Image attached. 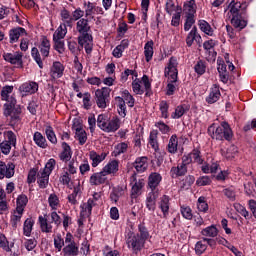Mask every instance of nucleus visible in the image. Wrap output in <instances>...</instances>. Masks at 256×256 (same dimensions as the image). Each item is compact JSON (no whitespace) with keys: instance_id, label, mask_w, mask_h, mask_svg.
Returning <instances> with one entry per match:
<instances>
[{"instance_id":"nucleus-1","label":"nucleus","mask_w":256,"mask_h":256,"mask_svg":"<svg viewBox=\"0 0 256 256\" xmlns=\"http://www.w3.org/2000/svg\"><path fill=\"white\" fill-rule=\"evenodd\" d=\"M7 103L3 106V115L9 118V126L15 131L19 132L23 125L22 106L17 104V100L14 95L9 96L7 100H3Z\"/></svg>"},{"instance_id":"nucleus-2","label":"nucleus","mask_w":256,"mask_h":256,"mask_svg":"<svg viewBox=\"0 0 256 256\" xmlns=\"http://www.w3.org/2000/svg\"><path fill=\"white\" fill-rule=\"evenodd\" d=\"M208 136H210L212 140L220 142H232L234 132L227 121H222L220 122V125L217 123H212L210 126H208Z\"/></svg>"},{"instance_id":"nucleus-3","label":"nucleus","mask_w":256,"mask_h":256,"mask_svg":"<svg viewBox=\"0 0 256 256\" xmlns=\"http://www.w3.org/2000/svg\"><path fill=\"white\" fill-rule=\"evenodd\" d=\"M228 9H230V15H232V19L230 20L232 27H234V29H239L240 31L245 29L248 25V20L245 10L243 9V4L232 0V2L228 4Z\"/></svg>"},{"instance_id":"nucleus-4","label":"nucleus","mask_w":256,"mask_h":256,"mask_svg":"<svg viewBox=\"0 0 256 256\" xmlns=\"http://www.w3.org/2000/svg\"><path fill=\"white\" fill-rule=\"evenodd\" d=\"M178 62L176 57H170L168 60V66L165 68L164 76L165 78H170V83H168L166 88V96H174L177 88L174 84L178 82Z\"/></svg>"},{"instance_id":"nucleus-5","label":"nucleus","mask_w":256,"mask_h":256,"mask_svg":"<svg viewBox=\"0 0 256 256\" xmlns=\"http://www.w3.org/2000/svg\"><path fill=\"white\" fill-rule=\"evenodd\" d=\"M97 125L98 128L105 133H115L121 127V119L117 115L110 119L106 114H99Z\"/></svg>"},{"instance_id":"nucleus-6","label":"nucleus","mask_w":256,"mask_h":256,"mask_svg":"<svg viewBox=\"0 0 256 256\" xmlns=\"http://www.w3.org/2000/svg\"><path fill=\"white\" fill-rule=\"evenodd\" d=\"M132 89L137 95H143L145 92L146 97H151L153 95L152 84L148 75H144L142 81L135 79L132 83Z\"/></svg>"},{"instance_id":"nucleus-7","label":"nucleus","mask_w":256,"mask_h":256,"mask_svg":"<svg viewBox=\"0 0 256 256\" xmlns=\"http://www.w3.org/2000/svg\"><path fill=\"white\" fill-rule=\"evenodd\" d=\"M4 140H0V157L1 154L8 156L10 151L17 146V136L12 130L3 133Z\"/></svg>"},{"instance_id":"nucleus-8","label":"nucleus","mask_w":256,"mask_h":256,"mask_svg":"<svg viewBox=\"0 0 256 256\" xmlns=\"http://www.w3.org/2000/svg\"><path fill=\"white\" fill-rule=\"evenodd\" d=\"M94 100L99 109H107L111 103V89L109 87L97 89L95 91Z\"/></svg>"},{"instance_id":"nucleus-9","label":"nucleus","mask_w":256,"mask_h":256,"mask_svg":"<svg viewBox=\"0 0 256 256\" xmlns=\"http://www.w3.org/2000/svg\"><path fill=\"white\" fill-rule=\"evenodd\" d=\"M76 29L80 36L78 37L79 46L83 47L87 41H93V37L89 34L91 29L88 19L82 18L77 22Z\"/></svg>"},{"instance_id":"nucleus-10","label":"nucleus","mask_w":256,"mask_h":256,"mask_svg":"<svg viewBox=\"0 0 256 256\" xmlns=\"http://www.w3.org/2000/svg\"><path fill=\"white\" fill-rule=\"evenodd\" d=\"M126 243L128 248L132 250L134 254H138L145 247L146 242L143 241L138 234L133 231H129L126 236Z\"/></svg>"},{"instance_id":"nucleus-11","label":"nucleus","mask_w":256,"mask_h":256,"mask_svg":"<svg viewBox=\"0 0 256 256\" xmlns=\"http://www.w3.org/2000/svg\"><path fill=\"white\" fill-rule=\"evenodd\" d=\"M38 88H39V85L37 82L29 81L20 85L19 92L21 94V97L24 98L26 96L36 94L38 91Z\"/></svg>"},{"instance_id":"nucleus-12","label":"nucleus","mask_w":256,"mask_h":256,"mask_svg":"<svg viewBox=\"0 0 256 256\" xmlns=\"http://www.w3.org/2000/svg\"><path fill=\"white\" fill-rule=\"evenodd\" d=\"M194 41H196V44L201 47L202 44V37L198 33L197 26H192V30L188 32V35L186 36V47L191 48L194 44Z\"/></svg>"},{"instance_id":"nucleus-13","label":"nucleus","mask_w":256,"mask_h":256,"mask_svg":"<svg viewBox=\"0 0 256 256\" xmlns=\"http://www.w3.org/2000/svg\"><path fill=\"white\" fill-rule=\"evenodd\" d=\"M108 182L106 173L102 170L100 172H95L91 175L89 183L91 186H101Z\"/></svg>"},{"instance_id":"nucleus-14","label":"nucleus","mask_w":256,"mask_h":256,"mask_svg":"<svg viewBox=\"0 0 256 256\" xmlns=\"http://www.w3.org/2000/svg\"><path fill=\"white\" fill-rule=\"evenodd\" d=\"M15 173V165L14 163L6 164L3 161H0V179L6 177L7 179H11Z\"/></svg>"},{"instance_id":"nucleus-15","label":"nucleus","mask_w":256,"mask_h":256,"mask_svg":"<svg viewBox=\"0 0 256 256\" xmlns=\"http://www.w3.org/2000/svg\"><path fill=\"white\" fill-rule=\"evenodd\" d=\"M162 180H163V177L158 172H152L149 175L148 186L152 192H159V190L157 188L160 185V183L162 182Z\"/></svg>"},{"instance_id":"nucleus-16","label":"nucleus","mask_w":256,"mask_h":256,"mask_svg":"<svg viewBox=\"0 0 256 256\" xmlns=\"http://www.w3.org/2000/svg\"><path fill=\"white\" fill-rule=\"evenodd\" d=\"M133 167L136 169L138 174L145 173L149 167L148 157L140 156L137 157L135 162L133 163Z\"/></svg>"},{"instance_id":"nucleus-17","label":"nucleus","mask_w":256,"mask_h":256,"mask_svg":"<svg viewBox=\"0 0 256 256\" xmlns=\"http://www.w3.org/2000/svg\"><path fill=\"white\" fill-rule=\"evenodd\" d=\"M187 173H188V167L184 166L181 163H178L177 166H172V168H170V177L172 179L185 177Z\"/></svg>"},{"instance_id":"nucleus-18","label":"nucleus","mask_w":256,"mask_h":256,"mask_svg":"<svg viewBox=\"0 0 256 256\" xmlns=\"http://www.w3.org/2000/svg\"><path fill=\"white\" fill-rule=\"evenodd\" d=\"M182 9H183L184 15H186V17H195V15L197 13L196 0H188V1L184 2Z\"/></svg>"},{"instance_id":"nucleus-19","label":"nucleus","mask_w":256,"mask_h":256,"mask_svg":"<svg viewBox=\"0 0 256 256\" xmlns=\"http://www.w3.org/2000/svg\"><path fill=\"white\" fill-rule=\"evenodd\" d=\"M108 153L102 152L101 154H98L96 151L92 150L89 153V158L92 161V167L97 168L98 165H100L103 161H105Z\"/></svg>"},{"instance_id":"nucleus-20","label":"nucleus","mask_w":256,"mask_h":256,"mask_svg":"<svg viewBox=\"0 0 256 256\" xmlns=\"http://www.w3.org/2000/svg\"><path fill=\"white\" fill-rule=\"evenodd\" d=\"M159 198V191H151L146 199V208L150 212L156 211V200Z\"/></svg>"},{"instance_id":"nucleus-21","label":"nucleus","mask_w":256,"mask_h":256,"mask_svg":"<svg viewBox=\"0 0 256 256\" xmlns=\"http://www.w3.org/2000/svg\"><path fill=\"white\" fill-rule=\"evenodd\" d=\"M23 54L18 53L17 55H14L12 53H4L3 54V59L7 62L10 63L11 65H20L22 66L23 61Z\"/></svg>"},{"instance_id":"nucleus-22","label":"nucleus","mask_w":256,"mask_h":256,"mask_svg":"<svg viewBox=\"0 0 256 256\" xmlns=\"http://www.w3.org/2000/svg\"><path fill=\"white\" fill-rule=\"evenodd\" d=\"M189 110H190V106L188 104H180V105L176 106V109H174V112H172L171 118L173 120H179L186 113H188Z\"/></svg>"},{"instance_id":"nucleus-23","label":"nucleus","mask_w":256,"mask_h":256,"mask_svg":"<svg viewBox=\"0 0 256 256\" xmlns=\"http://www.w3.org/2000/svg\"><path fill=\"white\" fill-rule=\"evenodd\" d=\"M21 35H27L25 28L16 27L9 31L10 44H15L19 41Z\"/></svg>"},{"instance_id":"nucleus-24","label":"nucleus","mask_w":256,"mask_h":256,"mask_svg":"<svg viewBox=\"0 0 256 256\" xmlns=\"http://www.w3.org/2000/svg\"><path fill=\"white\" fill-rule=\"evenodd\" d=\"M159 209H161L163 213V218L167 219L170 210V197L168 195H163L158 203Z\"/></svg>"},{"instance_id":"nucleus-25","label":"nucleus","mask_w":256,"mask_h":256,"mask_svg":"<svg viewBox=\"0 0 256 256\" xmlns=\"http://www.w3.org/2000/svg\"><path fill=\"white\" fill-rule=\"evenodd\" d=\"M73 130L76 131V137L79 141V144L81 146L85 145L87 142V133L83 129L82 125L80 123L73 125Z\"/></svg>"},{"instance_id":"nucleus-26","label":"nucleus","mask_w":256,"mask_h":256,"mask_svg":"<svg viewBox=\"0 0 256 256\" xmlns=\"http://www.w3.org/2000/svg\"><path fill=\"white\" fill-rule=\"evenodd\" d=\"M115 105L117 107L119 116L124 119L127 116V105L125 100L120 96H116Z\"/></svg>"},{"instance_id":"nucleus-27","label":"nucleus","mask_w":256,"mask_h":256,"mask_svg":"<svg viewBox=\"0 0 256 256\" xmlns=\"http://www.w3.org/2000/svg\"><path fill=\"white\" fill-rule=\"evenodd\" d=\"M63 151L60 153L59 158L62 162H69L72 158L73 152L71 146L67 142H62Z\"/></svg>"},{"instance_id":"nucleus-28","label":"nucleus","mask_w":256,"mask_h":256,"mask_svg":"<svg viewBox=\"0 0 256 256\" xmlns=\"http://www.w3.org/2000/svg\"><path fill=\"white\" fill-rule=\"evenodd\" d=\"M38 223L40 225V229L42 231V233L45 234H51L53 233V226L52 224L47 220L46 217L40 215L38 217Z\"/></svg>"},{"instance_id":"nucleus-29","label":"nucleus","mask_w":256,"mask_h":256,"mask_svg":"<svg viewBox=\"0 0 256 256\" xmlns=\"http://www.w3.org/2000/svg\"><path fill=\"white\" fill-rule=\"evenodd\" d=\"M106 175H115L119 171V160H112L102 169Z\"/></svg>"},{"instance_id":"nucleus-30","label":"nucleus","mask_w":256,"mask_h":256,"mask_svg":"<svg viewBox=\"0 0 256 256\" xmlns=\"http://www.w3.org/2000/svg\"><path fill=\"white\" fill-rule=\"evenodd\" d=\"M64 70H65V67L63 66V64L59 61H55L51 68L52 77L54 79L62 78V76L64 74Z\"/></svg>"},{"instance_id":"nucleus-31","label":"nucleus","mask_w":256,"mask_h":256,"mask_svg":"<svg viewBox=\"0 0 256 256\" xmlns=\"http://www.w3.org/2000/svg\"><path fill=\"white\" fill-rule=\"evenodd\" d=\"M200 234L206 238H216L219 235V230L215 224L207 226L206 228L200 231Z\"/></svg>"},{"instance_id":"nucleus-32","label":"nucleus","mask_w":256,"mask_h":256,"mask_svg":"<svg viewBox=\"0 0 256 256\" xmlns=\"http://www.w3.org/2000/svg\"><path fill=\"white\" fill-rule=\"evenodd\" d=\"M64 256H78L79 255V247L77 246L76 242L73 241L70 244H67L63 248Z\"/></svg>"},{"instance_id":"nucleus-33","label":"nucleus","mask_w":256,"mask_h":256,"mask_svg":"<svg viewBox=\"0 0 256 256\" xmlns=\"http://www.w3.org/2000/svg\"><path fill=\"white\" fill-rule=\"evenodd\" d=\"M222 194H224V197H226L230 202H235L237 200V191L233 185L222 189Z\"/></svg>"},{"instance_id":"nucleus-34","label":"nucleus","mask_w":256,"mask_h":256,"mask_svg":"<svg viewBox=\"0 0 256 256\" xmlns=\"http://www.w3.org/2000/svg\"><path fill=\"white\" fill-rule=\"evenodd\" d=\"M33 140L35 144L41 148V149H47L48 148V142L44 135H42L41 132L36 131L33 136Z\"/></svg>"},{"instance_id":"nucleus-35","label":"nucleus","mask_w":256,"mask_h":256,"mask_svg":"<svg viewBox=\"0 0 256 256\" xmlns=\"http://www.w3.org/2000/svg\"><path fill=\"white\" fill-rule=\"evenodd\" d=\"M17 207H16V211L19 215H22L24 212L25 207L28 204V197L26 194H20L17 198Z\"/></svg>"},{"instance_id":"nucleus-36","label":"nucleus","mask_w":256,"mask_h":256,"mask_svg":"<svg viewBox=\"0 0 256 256\" xmlns=\"http://www.w3.org/2000/svg\"><path fill=\"white\" fill-rule=\"evenodd\" d=\"M167 151L172 155L177 154V152H178V137L176 134H172V136H170V139L168 140Z\"/></svg>"},{"instance_id":"nucleus-37","label":"nucleus","mask_w":256,"mask_h":256,"mask_svg":"<svg viewBox=\"0 0 256 256\" xmlns=\"http://www.w3.org/2000/svg\"><path fill=\"white\" fill-rule=\"evenodd\" d=\"M206 71H207L206 61L202 59H198V61H196V64H194V73H196L198 77H201L205 75Z\"/></svg>"},{"instance_id":"nucleus-38","label":"nucleus","mask_w":256,"mask_h":256,"mask_svg":"<svg viewBox=\"0 0 256 256\" xmlns=\"http://www.w3.org/2000/svg\"><path fill=\"white\" fill-rule=\"evenodd\" d=\"M144 55L147 63H150L154 56V42L153 40L148 41L144 47Z\"/></svg>"},{"instance_id":"nucleus-39","label":"nucleus","mask_w":256,"mask_h":256,"mask_svg":"<svg viewBox=\"0 0 256 256\" xmlns=\"http://www.w3.org/2000/svg\"><path fill=\"white\" fill-rule=\"evenodd\" d=\"M198 27H200V31L208 37H213L214 30L212 26L206 20H198Z\"/></svg>"},{"instance_id":"nucleus-40","label":"nucleus","mask_w":256,"mask_h":256,"mask_svg":"<svg viewBox=\"0 0 256 256\" xmlns=\"http://www.w3.org/2000/svg\"><path fill=\"white\" fill-rule=\"evenodd\" d=\"M35 225V220L32 217H29L25 220L23 226V234L25 237H31L33 227Z\"/></svg>"},{"instance_id":"nucleus-41","label":"nucleus","mask_w":256,"mask_h":256,"mask_svg":"<svg viewBox=\"0 0 256 256\" xmlns=\"http://www.w3.org/2000/svg\"><path fill=\"white\" fill-rule=\"evenodd\" d=\"M221 98V92L218 87H215L212 91H210V94L208 97H206V103L212 105L219 101Z\"/></svg>"},{"instance_id":"nucleus-42","label":"nucleus","mask_w":256,"mask_h":256,"mask_svg":"<svg viewBox=\"0 0 256 256\" xmlns=\"http://www.w3.org/2000/svg\"><path fill=\"white\" fill-rule=\"evenodd\" d=\"M144 186H145L144 179H139V181H136V183L132 187L131 198L137 199Z\"/></svg>"},{"instance_id":"nucleus-43","label":"nucleus","mask_w":256,"mask_h":256,"mask_svg":"<svg viewBox=\"0 0 256 256\" xmlns=\"http://www.w3.org/2000/svg\"><path fill=\"white\" fill-rule=\"evenodd\" d=\"M124 195V188L122 186L113 187L112 192L110 193V199L112 202L117 203L121 197Z\"/></svg>"},{"instance_id":"nucleus-44","label":"nucleus","mask_w":256,"mask_h":256,"mask_svg":"<svg viewBox=\"0 0 256 256\" xmlns=\"http://www.w3.org/2000/svg\"><path fill=\"white\" fill-rule=\"evenodd\" d=\"M158 130H152L149 136V145L152 147L154 151H159V142H158Z\"/></svg>"},{"instance_id":"nucleus-45","label":"nucleus","mask_w":256,"mask_h":256,"mask_svg":"<svg viewBox=\"0 0 256 256\" xmlns=\"http://www.w3.org/2000/svg\"><path fill=\"white\" fill-rule=\"evenodd\" d=\"M138 231L139 233H136V235H138L146 243V241L150 238V232L146 227L145 222L138 225Z\"/></svg>"},{"instance_id":"nucleus-46","label":"nucleus","mask_w":256,"mask_h":256,"mask_svg":"<svg viewBox=\"0 0 256 256\" xmlns=\"http://www.w3.org/2000/svg\"><path fill=\"white\" fill-rule=\"evenodd\" d=\"M129 144L127 142H121L115 145V150L113 151L112 155L114 157H119L122 154L127 153Z\"/></svg>"},{"instance_id":"nucleus-47","label":"nucleus","mask_w":256,"mask_h":256,"mask_svg":"<svg viewBox=\"0 0 256 256\" xmlns=\"http://www.w3.org/2000/svg\"><path fill=\"white\" fill-rule=\"evenodd\" d=\"M50 175L46 174L45 171H40L38 173L37 182L39 184L40 189H46L49 183Z\"/></svg>"},{"instance_id":"nucleus-48","label":"nucleus","mask_w":256,"mask_h":256,"mask_svg":"<svg viewBox=\"0 0 256 256\" xmlns=\"http://www.w3.org/2000/svg\"><path fill=\"white\" fill-rule=\"evenodd\" d=\"M14 247V243H11L9 245V240L7 239V237L5 236V234H3L2 232H0V248L7 252L10 253L11 252V248Z\"/></svg>"},{"instance_id":"nucleus-49","label":"nucleus","mask_w":256,"mask_h":256,"mask_svg":"<svg viewBox=\"0 0 256 256\" xmlns=\"http://www.w3.org/2000/svg\"><path fill=\"white\" fill-rule=\"evenodd\" d=\"M45 135L51 144L57 145L58 139H57V136H56L54 129L51 125L46 126Z\"/></svg>"},{"instance_id":"nucleus-50","label":"nucleus","mask_w":256,"mask_h":256,"mask_svg":"<svg viewBox=\"0 0 256 256\" xmlns=\"http://www.w3.org/2000/svg\"><path fill=\"white\" fill-rule=\"evenodd\" d=\"M31 56L40 69H43V59L41 58L40 52L37 47H33L31 50Z\"/></svg>"},{"instance_id":"nucleus-51","label":"nucleus","mask_w":256,"mask_h":256,"mask_svg":"<svg viewBox=\"0 0 256 256\" xmlns=\"http://www.w3.org/2000/svg\"><path fill=\"white\" fill-rule=\"evenodd\" d=\"M189 154H190V157H192V160L194 159V163L198 165H203L204 159L201 156V151L199 148L192 149V152Z\"/></svg>"},{"instance_id":"nucleus-52","label":"nucleus","mask_w":256,"mask_h":256,"mask_svg":"<svg viewBox=\"0 0 256 256\" xmlns=\"http://www.w3.org/2000/svg\"><path fill=\"white\" fill-rule=\"evenodd\" d=\"M238 154V147L236 145H230L226 152L224 153V157L226 160H233L235 159L236 155Z\"/></svg>"},{"instance_id":"nucleus-53","label":"nucleus","mask_w":256,"mask_h":256,"mask_svg":"<svg viewBox=\"0 0 256 256\" xmlns=\"http://www.w3.org/2000/svg\"><path fill=\"white\" fill-rule=\"evenodd\" d=\"M55 166H56V160L54 158H51L46 163L45 168L41 169L40 172H45L46 175L50 176L53 170L55 169Z\"/></svg>"},{"instance_id":"nucleus-54","label":"nucleus","mask_w":256,"mask_h":256,"mask_svg":"<svg viewBox=\"0 0 256 256\" xmlns=\"http://www.w3.org/2000/svg\"><path fill=\"white\" fill-rule=\"evenodd\" d=\"M212 184V179L210 176H200L196 179V186L198 187H205L210 186Z\"/></svg>"},{"instance_id":"nucleus-55","label":"nucleus","mask_w":256,"mask_h":256,"mask_svg":"<svg viewBox=\"0 0 256 256\" xmlns=\"http://www.w3.org/2000/svg\"><path fill=\"white\" fill-rule=\"evenodd\" d=\"M122 98L125 103L129 106V108H133L135 106V98L129 93L128 90H124L122 92Z\"/></svg>"},{"instance_id":"nucleus-56","label":"nucleus","mask_w":256,"mask_h":256,"mask_svg":"<svg viewBox=\"0 0 256 256\" xmlns=\"http://www.w3.org/2000/svg\"><path fill=\"white\" fill-rule=\"evenodd\" d=\"M197 206H198V211H200L202 213H207L209 206L206 201V197H204V196L198 197Z\"/></svg>"},{"instance_id":"nucleus-57","label":"nucleus","mask_w":256,"mask_h":256,"mask_svg":"<svg viewBox=\"0 0 256 256\" xmlns=\"http://www.w3.org/2000/svg\"><path fill=\"white\" fill-rule=\"evenodd\" d=\"M161 117L163 119H169V103L166 100L160 102Z\"/></svg>"},{"instance_id":"nucleus-58","label":"nucleus","mask_w":256,"mask_h":256,"mask_svg":"<svg viewBox=\"0 0 256 256\" xmlns=\"http://www.w3.org/2000/svg\"><path fill=\"white\" fill-rule=\"evenodd\" d=\"M207 248H208L207 244L203 243V240H200V241L196 242L194 251L196 252V255L201 256L205 253Z\"/></svg>"},{"instance_id":"nucleus-59","label":"nucleus","mask_w":256,"mask_h":256,"mask_svg":"<svg viewBox=\"0 0 256 256\" xmlns=\"http://www.w3.org/2000/svg\"><path fill=\"white\" fill-rule=\"evenodd\" d=\"M155 161L157 163V167H161L163 162H164V158L166 156V152L164 150H155Z\"/></svg>"},{"instance_id":"nucleus-60","label":"nucleus","mask_w":256,"mask_h":256,"mask_svg":"<svg viewBox=\"0 0 256 256\" xmlns=\"http://www.w3.org/2000/svg\"><path fill=\"white\" fill-rule=\"evenodd\" d=\"M54 41V49L56 52L59 54H63L65 52V42L62 39H55L53 38Z\"/></svg>"},{"instance_id":"nucleus-61","label":"nucleus","mask_w":256,"mask_h":256,"mask_svg":"<svg viewBox=\"0 0 256 256\" xmlns=\"http://www.w3.org/2000/svg\"><path fill=\"white\" fill-rule=\"evenodd\" d=\"M93 106V102L91 101V94L89 92L84 93V97H83V108L86 111L91 110Z\"/></svg>"},{"instance_id":"nucleus-62","label":"nucleus","mask_w":256,"mask_h":256,"mask_svg":"<svg viewBox=\"0 0 256 256\" xmlns=\"http://www.w3.org/2000/svg\"><path fill=\"white\" fill-rule=\"evenodd\" d=\"M48 203L52 210H57V206L60 203L58 196L55 193L50 194Z\"/></svg>"},{"instance_id":"nucleus-63","label":"nucleus","mask_w":256,"mask_h":256,"mask_svg":"<svg viewBox=\"0 0 256 256\" xmlns=\"http://www.w3.org/2000/svg\"><path fill=\"white\" fill-rule=\"evenodd\" d=\"M84 7H86L84 13L86 17H91V15H93L94 11H95V7L96 5L92 2H84Z\"/></svg>"},{"instance_id":"nucleus-64","label":"nucleus","mask_w":256,"mask_h":256,"mask_svg":"<svg viewBox=\"0 0 256 256\" xmlns=\"http://www.w3.org/2000/svg\"><path fill=\"white\" fill-rule=\"evenodd\" d=\"M67 34V28H63L61 24L53 35V39H64Z\"/></svg>"}]
</instances>
